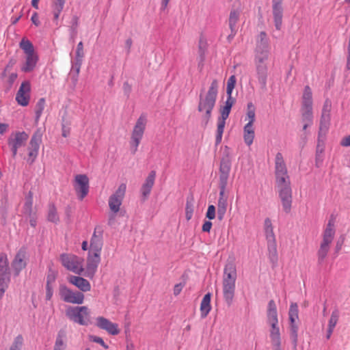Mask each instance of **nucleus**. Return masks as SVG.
Masks as SVG:
<instances>
[{"mask_svg": "<svg viewBox=\"0 0 350 350\" xmlns=\"http://www.w3.org/2000/svg\"><path fill=\"white\" fill-rule=\"evenodd\" d=\"M206 217L211 220L215 217V207L214 205H209L208 206Z\"/></svg>", "mask_w": 350, "mask_h": 350, "instance_id": "nucleus-58", "label": "nucleus"}, {"mask_svg": "<svg viewBox=\"0 0 350 350\" xmlns=\"http://www.w3.org/2000/svg\"><path fill=\"white\" fill-rule=\"evenodd\" d=\"M47 219L55 224H57L59 221V217L54 203H50L49 204Z\"/></svg>", "mask_w": 350, "mask_h": 350, "instance_id": "nucleus-42", "label": "nucleus"}, {"mask_svg": "<svg viewBox=\"0 0 350 350\" xmlns=\"http://www.w3.org/2000/svg\"><path fill=\"white\" fill-rule=\"evenodd\" d=\"M33 208V193L29 191L25 196V202L23 208V212L26 215H31Z\"/></svg>", "mask_w": 350, "mask_h": 350, "instance_id": "nucleus-40", "label": "nucleus"}, {"mask_svg": "<svg viewBox=\"0 0 350 350\" xmlns=\"http://www.w3.org/2000/svg\"><path fill=\"white\" fill-rule=\"evenodd\" d=\"M66 316L70 321L79 325L88 326L92 323L91 310L85 306H68Z\"/></svg>", "mask_w": 350, "mask_h": 350, "instance_id": "nucleus-3", "label": "nucleus"}, {"mask_svg": "<svg viewBox=\"0 0 350 350\" xmlns=\"http://www.w3.org/2000/svg\"><path fill=\"white\" fill-rule=\"evenodd\" d=\"M211 293H206L200 304V314L202 319L206 318L211 310Z\"/></svg>", "mask_w": 350, "mask_h": 350, "instance_id": "nucleus-28", "label": "nucleus"}, {"mask_svg": "<svg viewBox=\"0 0 350 350\" xmlns=\"http://www.w3.org/2000/svg\"><path fill=\"white\" fill-rule=\"evenodd\" d=\"M237 278V268L234 262H228L224 267V279L233 280L236 281Z\"/></svg>", "mask_w": 350, "mask_h": 350, "instance_id": "nucleus-32", "label": "nucleus"}, {"mask_svg": "<svg viewBox=\"0 0 350 350\" xmlns=\"http://www.w3.org/2000/svg\"><path fill=\"white\" fill-rule=\"evenodd\" d=\"M339 318V312L337 309L334 310L331 314L328 322V327L333 328L336 327Z\"/></svg>", "mask_w": 350, "mask_h": 350, "instance_id": "nucleus-51", "label": "nucleus"}, {"mask_svg": "<svg viewBox=\"0 0 350 350\" xmlns=\"http://www.w3.org/2000/svg\"><path fill=\"white\" fill-rule=\"evenodd\" d=\"M270 338L271 345L281 344V336L278 323H270Z\"/></svg>", "mask_w": 350, "mask_h": 350, "instance_id": "nucleus-31", "label": "nucleus"}, {"mask_svg": "<svg viewBox=\"0 0 350 350\" xmlns=\"http://www.w3.org/2000/svg\"><path fill=\"white\" fill-rule=\"evenodd\" d=\"M235 292V285L223 286L224 299L228 306H230L232 303Z\"/></svg>", "mask_w": 350, "mask_h": 350, "instance_id": "nucleus-36", "label": "nucleus"}, {"mask_svg": "<svg viewBox=\"0 0 350 350\" xmlns=\"http://www.w3.org/2000/svg\"><path fill=\"white\" fill-rule=\"evenodd\" d=\"M38 62V56L36 53L26 54L25 62L21 66V71L24 72H30L33 71Z\"/></svg>", "mask_w": 350, "mask_h": 350, "instance_id": "nucleus-25", "label": "nucleus"}, {"mask_svg": "<svg viewBox=\"0 0 350 350\" xmlns=\"http://www.w3.org/2000/svg\"><path fill=\"white\" fill-rule=\"evenodd\" d=\"M255 132L253 125L246 124L243 127V139L244 142L248 146H251L254 142Z\"/></svg>", "mask_w": 350, "mask_h": 350, "instance_id": "nucleus-29", "label": "nucleus"}, {"mask_svg": "<svg viewBox=\"0 0 350 350\" xmlns=\"http://www.w3.org/2000/svg\"><path fill=\"white\" fill-rule=\"evenodd\" d=\"M284 0H271L272 14L275 29L280 30L282 25L284 8L282 6Z\"/></svg>", "mask_w": 350, "mask_h": 350, "instance_id": "nucleus-17", "label": "nucleus"}, {"mask_svg": "<svg viewBox=\"0 0 350 350\" xmlns=\"http://www.w3.org/2000/svg\"><path fill=\"white\" fill-rule=\"evenodd\" d=\"M156 177L155 171H151L148 177L146 178L144 183L141 187V193L142 196V200H146L149 196L152 188L154 184V180Z\"/></svg>", "mask_w": 350, "mask_h": 350, "instance_id": "nucleus-24", "label": "nucleus"}, {"mask_svg": "<svg viewBox=\"0 0 350 350\" xmlns=\"http://www.w3.org/2000/svg\"><path fill=\"white\" fill-rule=\"evenodd\" d=\"M340 146H343V147H348V146H350V135H347L346 137H344L340 142Z\"/></svg>", "mask_w": 350, "mask_h": 350, "instance_id": "nucleus-64", "label": "nucleus"}, {"mask_svg": "<svg viewBox=\"0 0 350 350\" xmlns=\"http://www.w3.org/2000/svg\"><path fill=\"white\" fill-rule=\"evenodd\" d=\"M31 84L29 81L22 82L16 95V100L18 105L25 107L29 105L30 100Z\"/></svg>", "mask_w": 350, "mask_h": 350, "instance_id": "nucleus-15", "label": "nucleus"}, {"mask_svg": "<svg viewBox=\"0 0 350 350\" xmlns=\"http://www.w3.org/2000/svg\"><path fill=\"white\" fill-rule=\"evenodd\" d=\"M53 286L46 285V299L50 300L53 296Z\"/></svg>", "mask_w": 350, "mask_h": 350, "instance_id": "nucleus-62", "label": "nucleus"}, {"mask_svg": "<svg viewBox=\"0 0 350 350\" xmlns=\"http://www.w3.org/2000/svg\"><path fill=\"white\" fill-rule=\"evenodd\" d=\"M84 57V51H83V44L82 42H79L77 46L76 50V59H82Z\"/></svg>", "mask_w": 350, "mask_h": 350, "instance_id": "nucleus-56", "label": "nucleus"}, {"mask_svg": "<svg viewBox=\"0 0 350 350\" xmlns=\"http://www.w3.org/2000/svg\"><path fill=\"white\" fill-rule=\"evenodd\" d=\"M96 326L100 329L106 331L111 335H118L120 333L118 325L110 321L108 319L103 317L96 318Z\"/></svg>", "mask_w": 350, "mask_h": 350, "instance_id": "nucleus-20", "label": "nucleus"}, {"mask_svg": "<svg viewBox=\"0 0 350 350\" xmlns=\"http://www.w3.org/2000/svg\"><path fill=\"white\" fill-rule=\"evenodd\" d=\"M62 265L68 271L81 275L84 271L83 259L72 254L63 253L60 255Z\"/></svg>", "mask_w": 350, "mask_h": 350, "instance_id": "nucleus-6", "label": "nucleus"}, {"mask_svg": "<svg viewBox=\"0 0 350 350\" xmlns=\"http://www.w3.org/2000/svg\"><path fill=\"white\" fill-rule=\"evenodd\" d=\"M241 12V10L240 8L235 9L233 7L231 9L228 18V25L230 30L234 31V29H237V24L239 21Z\"/></svg>", "mask_w": 350, "mask_h": 350, "instance_id": "nucleus-33", "label": "nucleus"}, {"mask_svg": "<svg viewBox=\"0 0 350 350\" xmlns=\"http://www.w3.org/2000/svg\"><path fill=\"white\" fill-rule=\"evenodd\" d=\"M332 242V240L323 238V241L321 243L320 247L317 252L318 264L319 265L323 263L329 250V245Z\"/></svg>", "mask_w": 350, "mask_h": 350, "instance_id": "nucleus-27", "label": "nucleus"}, {"mask_svg": "<svg viewBox=\"0 0 350 350\" xmlns=\"http://www.w3.org/2000/svg\"><path fill=\"white\" fill-rule=\"evenodd\" d=\"M335 234L334 221L329 219L323 231V238L333 241Z\"/></svg>", "mask_w": 350, "mask_h": 350, "instance_id": "nucleus-41", "label": "nucleus"}, {"mask_svg": "<svg viewBox=\"0 0 350 350\" xmlns=\"http://www.w3.org/2000/svg\"><path fill=\"white\" fill-rule=\"evenodd\" d=\"M227 186L219 185V194L217 202V218L222 220L226 213L228 206V196L226 195Z\"/></svg>", "mask_w": 350, "mask_h": 350, "instance_id": "nucleus-22", "label": "nucleus"}, {"mask_svg": "<svg viewBox=\"0 0 350 350\" xmlns=\"http://www.w3.org/2000/svg\"><path fill=\"white\" fill-rule=\"evenodd\" d=\"M218 88L217 80L213 79L206 93H204V89H202L200 92L198 110L203 113L202 119L204 122L205 126L211 118L212 111L215 107L217 100Z\"/></svg>", "mask_w": 350, "mask_h": 350, "instance_id": "nucleus-1", "label": "nucleus"}, {"mask_svg": "<svg viewBox=\"0 0 350 350\" xmlns=\"http://www.w3.org/2000/svg\"><path fill=\"white\" fill-rule=\"evenodd\" d=\"M323 152L324 146L319 143L317 146L316 157H315V165L317 167H321L323 161Z\"/></svg>", "mask_w": 350, "mask_h": 350, "instance_id": "nucleus-48", "label": "nucleus"}, {"mask_svg": "<svg viewBox=\"0 0 350 350\" xmlns=\"http://www.w3.org/2000/svg\"><path fill=\"white\" fill-rule=\"evenodd\" d=\"M66 3V0H54L52 4L53 7V12L54 21L58 20L61 12H62L64 5Z\"/></svg>", "mask_w": 350, "mask_h": 350, "instance_id": "nucleus-39", "label": "nucleus"}, {"mask_svg": "<svg viewBox=\"0 0 350 350\" xmlns=\"http://www.w3.org/2000/svg\"><path fill=\"white\" fill-rule=\"evenodd\" d=\"M232 108L223 106L220 108L219 112L221 116L217 120V128L215 137V145L217 146L221 142L222 135L226 124V120L229 116Z\"/></svg>", "mask_w": 350, "mask_h": 350, "instance_id": "nucleus-13", "label": "nucleus"}, {"mask_svg": "<svg viewBox=\"0 0 350 350\" xmlns=\"http://www.w3.org/2000/svg\"><path fill=\"white\" fill-rule=\"evenodd\" d=\"M269 258L272 264H276L278 262V252L275 239H271L268 242Z\"/></svg>", "mask_w": 350, "mask_h": 350, "instance_id": "nucleus-37", "label": "nucleus"}, {"mask_svg": "<svg viewBox=\"0 0 350 350\" xmlns=\"http://www.w3.org/2000/svg\"><path fill=\"white\" fill-rule=\"evenodd\" d=\"M330 124V116L321 114L319 126V134L321 133H325L329 129Z\"/></svg>", "mask_w": 350, "mask_h": 350, "instance_id": "nucleus-46", "label": "nucleus"}, {"mask_svg": "<svg viewBox=\"0 0 350 350\" xmlns=\"http://www.w3.org/2000/svg\"><path fill=\"white\" fill-rule=\"evenodd\" d=\"M26 265V250L25 248H21L12 262L14 275L18 276Z\"/></svg>", "mask_w": 350, "mask_h": 350, "instance_id": "nucleus-21", "label": "nucleus"}, {"mask_svg": "<svg viewBox=\"0 0 350 350\" xmlns=\"http://www.w3.org/2000/svg\"><path fill=\"white\" fill-rule=\"evenodd\" d=\"M265 232L268 242H270L271 239H275L271 221L269 218L265 219Z\"/></svg>", "mask_w": 350, "mask_h": 350, "instance_id": "nucleus-43", "label": "nucleus"}, {"mask_svg": "<svg viewBox=\"0 0 350 350\" xmlns=\"http://www.w3.org/2000/svg\"><path fill=\"white\" fill-rule=\"evenodd\" d=\"M77 185L75 186V191L79 199L82 200L89 191V179L85 174H78L75 176Z\"/></svg>", "mask_w": 350, "mask_h": 350, "instance_id": "nucleus-16", "label": "nucleus"}, {"mask_svg": "<svg viewBox=\"0 0 350 350\" xmlns=\"http://www.w3.org/2000/svg\"><path fill=\"white\" fill-rule=\"evenodd\" d=\"M100 262V253L91 252L89 251L87 258L86 274L89 278H92L97 271L98 266Z\"/></svg>", "mask_w": 350, "mask_h": 350, "instance_id": "nucleus-18", "label": "nucleus"}, {"mask_svg": "<svg viewBox=\"0 0 350 350\" xmlns=\"http://www.w3.org/2000/svg\"><path fill=\"white\" fill-rule=\"evenodd\" d=\"M256 71V77L260 88L263 91L267 90V82L268 77V67L265 62H254Z\"/></svg>", "mask_w": 350, "mask_h": 350, "instance_id": "nucleus-23", "label": "nucleus"}, {"mask_svg": "<svg viewBox=\"0 0 350 350\" xmlns=\"http://www.w3.org/2000/svg\"><path fill=\"white\" fill-rule=\"evenodd\" d=\"M23 345V338L22 335H18L12 343L9 350H21Z\"/></svg>", "mask_w": 350, "mask_h": 350, "instance_id": "nucleus-50", "label": "nucleus"}, {"mask_svg": "<svg viewBox=\"0 0 350 350\" xmlns=\"http://www.w3.org/2000/svg\"><path fill=\"white\" fill-rule=\"evenodd\" d=\"M269 38L265 31H261L256 40L254 62H265L269 56Z\"/></svg>", "mask_w": 350, "mask_h": 350, "instance_id": "nucleus-5", "label": "nucleus"}, {"mask_svg": "<svg viewBox=\"0 0 350 350\" xmlns=\"http://www.w3.org/2000/svg\"><path fill=\"white\" fill-rule=\"evenodd\" d=\"M66 334L64 330H59L57 334L55 342L53 347V350H66V344L65 342V338Z\"/></svg>", "mask_w": 350, "mask_h": 350, "instance_id": "nucleus-35", "label": "nucleus"}, {"mask_svg": "<svg viewBox=\"0 0 350 350\" xmlns=\"http://www.w3.org/2000/svg\"><path fill=\"white\" fill-rule=\"evenodd\" d=\"M59 293L61 299L67 303L81 304L84 301V295L79 291H72L65 285H60Z\"/></svg>", "mask_w": 350, "mask_h": 350, "instance_id": "nucleus-10", "label": "nucleus"}, {"mask_svg": "<svg viewBox=\"0 0 350 350\" xmlns=\"http://www.w3.org/2000/svg\"><path fill=\"white\" fill-rule=\"evenodd\" d=\"M45 106V99L44 98H41L38 100V101L36 103V108H35V113H36V118L35 120L36 122H38L40 120V118L42 113V111L44 109Z\"/></svg>", "mask_w": 350, "mask_h": 350, "instance_id": "nucleus-49", "label": "nucleus"}, {"mask_svg": "<svg viewBox=\"0 0 350 350\" xmlns=\"http://www.w3.org/2000/svg\"><path fill=\"white\" fill-rule=\"evenodd\" d=\"M123 90L124 94L126 96L127 98H129L131 92L132 88L131 85L128 83V81H125L123 83Z\"/></svg>", "mask_w": 350, "mask_h": 350, "instance_id": "nucleus-61", "label": "nucleus"}, {"mask_svg": "<svg viewBox=\"0 0 350 350\" xmlns=\"http://www.w3.org/2000/svg\"><path fill=\"white\" fill-rule=\"evenodd\" d=\"M230 170L231 159L226 154L222 157L220 161L219 185L227 186Z\"/></svg>", "mask_w": 350, "mask_h": 350, "instance_id": "nucleus-14", "label": "nucleus"}, {"mask_svg": "<svg viewBox=\"0 0 350 350\" xmlns=\"http://www.w3.org/2000/svg\"><path fill=\"white\" fill-rule=\"evenodd\" d=\"M275 176L287 174V169L282 153L278 152L275 156Z\"/></svg>", "mask_w": 350, "mask_h": 350, "instance_id": "nucleus-30", "label": "nucleus"}, {"mask_svg": "<svg viewBox=\"0 0 350 350\" xmlns=\"http://www.w3.org/2000/svg\"><path fill=\"white\" fill-rule=\"evenodd\" d=\"M330 107H331L330 102L328 100H326L324 103L321 114H325L327 116H330Z\"/></svg>", "mask_w": 350, "mask_h": 350, "instance_id": "nucleus-60", "label": "nucleus"}, {"mask_svg": "<svg viewBox=\"0 0 350 350\" xmlns=\"http://www.w3.org/2000/svg\"><path fill=\"white\" fill-rule=\"evenodd\" d=\"M29 138V135L25 131H18L12 133L8 139V144L11 148L12 157L14 158L18 149L24 146Z\"/></svg>", "mask_w": 350, "mask_h": 350, "instance_id": "nucleus-11", "label": "nucleus"}, {"mask_svg": "<svg viewBox=\"0 0 350 350\" xmlns=\"http://www.w3.org/2000/svg\"><path fill=\"white\" fill-rule=\"evenodd\" d=\"M103 227L100 226H96L90 240V252L100 253L103 245Z\"/></svg>", "mask_w": 350, "mask_h": 350, "instance_id": "nucleus-19", "label": "nucleus"}, {"mask_svg": "<svg viewBox=\"0 0 350 350\" xmlns=\"http://www.w3.org/2000/svg\"><path fill=\"white\" fill-rule=\"evenodd\" d=\"M82 62H83L82 59H76L75 58V62L72 65V69H75L76 70L77 77L78 76V75L79 73L81 66L82 64Z\"/></svg>", "mask_w": 350, "mask_h": 350, "instance_id": "nucleus-59", "label": "nucleus"}, {"mask_svg": "<svg viewBox=\"0 0 350 350\" xmlns=\"http://www.w3.org/2000/svg\"><path fill=\"white\" fill-rule=\"evenodd\" d=\"M194 198L192 194L187 197L185 205V217L187 221L190 220L193 214Z\"/></svg>", "mask_w": 350, "mask_h": 350, "instance_id": "nucleus-38", "label": "nucleus"}, {"mask_svg": "<svg viewBox=\"0 0 350 350\" xmlns=\"http://www.w3.org/2000/svg\"><path fill=\"white\" fill-rule=\"evenodd\" d=\"M212 225L213 224H212L211 221H205V222L202 225V231L205 232H209L211 229Z\"/></svg>", "mask_w": 350, "mask_h": 350, "instance_id": "nucleus-63", "label": "nucleus"}, {"mask_svg": "<svg viewBox=\"0 0 350 350\" xmlns=\"http://www.w3.org/2000/svg\"><path fill=\"white\" fill-rule=\"evenodd\" d=\"M126 185L122 183L116 191L109 197L108 204L111 212L117 213L120 208L123 199L126 193Z\"/></svg>", "mask_w": 350, "mask_h": 350, "instance_id": "nucleus-12", "label": "nucleus"}, {"mask_svg": "<svg viewBox=\"0 0 350 350\" xmlns=\"http://www.w3.org/2000/svg\"><path fill=\"white\" fill-rule=\"evenodd\" d=\"M10 281L9 262L6 254H0V299L3 295Z\"/></svg>", "mask_w": 350, "mask_h": 350, "instance_id": "nucleus-8", "label": "nucleus"}, {"mask_svg": "<svg viewBox=\"0 0 350 350\" xmlns=\"http://www.w3.org/2000/svg\"><path fill=\"white\" fill-rule=\"evenodd\" d=\"M147 122L146 116L142 114L137 119L131 133L130 146L133 154H135L143 137Z\"/></svg>", "mask_w": 350, "mask_h": 350, "instance_id": "nucleus-4", "label": "nucleus"}, {"mask_svg": "<svg viewBox=\"0 0 350 350\" xmlns=\"http://www.w3.org/2000/svg\"><path fill=\"white\" fill-rule=\"evenodd\" d=\"M303 122L313 123L312 108H301Z\"/></svg>", "mask_w": 350, "mask_h": 350, "instance_id": "nucleus-47", "label": "nucleus"}, {"mask_svg": "<svg viewBox=\"0 0 350 350\" xmlns=\"http://www.w3.org/2000/svg\"><path fill=\"white\" fill-rule=\"evenodd\" d=\"M68 282L76 286L81 291L87 292L90 291L91 285L89 281L83 278L75 275H70L68 278Z\"/></svg>", "mask_w": 350, "mask_h": 350, "instance_id": "nucleus-26", "label": "nucleus"}, {"mask_svg": "<svg viewBox=\"0 0 350 350\" xmlns=\"http://www.w3.org/2000/svg\"><path fill=\"white\" fill-rule=\"evenodd\" d=\"M255 107L252 102H250L247 105V113H246V118L245 120H248V122L247 124H250L253 125L255 122Z\"/></svg>", "mask_w": 350, "mask_h": 350, "instance_id": "nucleus-45", "label": "nucleus"}, {"mask_svg": "<svg viewBox=\"0 0 350 350\" xmlns=\"http://www.w3.org/2000/svg\"><path fill=\"white\" fill-rule=\"evenodd\" d=\"M298 306L297 303H291L288 311L289 316V333L290 338L293 345L294 348L295 349L297 346L298 343Z\"/></svg>", "mask_w": 350, "mask_h": 350, "instance_id": "nucleus-7", "label": "nucleus"}, {"mask_svg": "<svg viewBox=\"0 0 350 350\" xmlns=\"http://www.w3.org/2000/svg\"><path fill=\"white\" fill-rule=\"evenodd\" d=\"M236 77L234 75H232L229 77L227 81V87H226V94L227 96L232 95V90L235 87L236 84Z\"/></svg>", "mask_w": 350, "mask_h": 350, "instance_id": "nucleus-52", "label": "nucleus"}, {"mask_svg": "<svg viewBox=\"0 0 350 350\" xmlns=\"http://www.w3.org/2000/svg\"><path fill=\"white\" fill-rule=\"evenodd\" d=\"M42 132L40 129H38L34 132L30 139L27 148L28 157L27 159L29 165L33 164L38 157L40 145L42 142Z\"/></svg>", "mask_w": 350, "mask_h": 350, "instance_id": "nucleus-9", "label": "nucleus"}, {"mask_svg": "<svg viewBox=\"0 0 350 350\" xmlns=\"http://www.w3.org/2000/svg\"><path fill=\"white\" fill-rule=\"evenodd\" d=\"M56 279V273L53 270L50 269L46 277V285L52 286Z\"/></svg>", "mask_w": 350, "mask_h": 350, "instance_id": "nucleus-55", "label": "nucleus"}, {"mask_svg": "<svg viewBox=\"0 0 350 350\" xmlns=\"http://www.w3.org/2000/svg\"><path fill=\"white\" fill-rule=\"evenodd\" d=\"M79 25V18L77 16H73L71 20L70 30L72 36H75L77 33V27Z\"/></svg>", "mask_w": 350, "mask_h": 350, "instance_id": "nucleus-54", "label": "nucleus"}, {"mask_svg": "<svg viewBox=\"0 0 350 350\" xmlns=\"http://www.w3.org/2000/svg\"><path fill=\"white\" fill-rule=\"evenodd\" d=\"M19 46L25 55L36 53L33 44L27 39L23 38Z\"/></svg>", "mask_w": 350, "mask_h": 350, "instance_id": "nucleus-44", "label": "nucleus"}, {"mask_svg": "<svg viewBox=\"0 0 350 350\" xmlns=\"http://www.w3.org/2000/svg\"><path fill=\"white\" fill-rule=\"evenodd\" d=\"M275 187L278 189L283 210L289 213L292 206V189L288 174L275 176Z\"/></svg>", "mask_w": 350, "mask_h": 350, "instance_id": "nucleus-2", "label": "nucleus"}, {"mask_svg": "<svg viewBox=\"0 0 350 350\" xmlns=\"http://www.w3.org/2000/svg\"><path fill=\"white\" fill-rule=\"evenodd\" d=\"M267 314L268 323H278L277 310L267 311Z\"/></svg>", "mask_w": 350, "mask_h": 350, "instance_id": "nucleus-53", "label": "nucleus"}, {"mask_svg": "<svg viewBox=\"0 0 350 350\" xmlns=\"http://www.w3.org/2000/svg\"><path fill=\"white\" fill-rule=\"evenodd\" d=\"M301 108H312V93L308 85L304 88Z\"/></svg>", "mask_w": 350, "mask_h": 350, "instance_id": "nucleus-34", "label": "nucleus"}, {"mask_svg": "<svg viewBox=\"0 0 350 350\" xmlns=\"http://www.w3.org/2000/svg\"><path fill=\"white\" fill-rule=\"evenodd\" d=\"M90 340L94 342H96V343H98V344L100 345L105 349H107L109 348L108 345L105 342L103 339L102 338L99 337V336H90Z\"/></svg>", "mask_w": 350, "mask_h": 350, "instance_id": "nucleus-57", "label": "nucleus"}]
</instances>
